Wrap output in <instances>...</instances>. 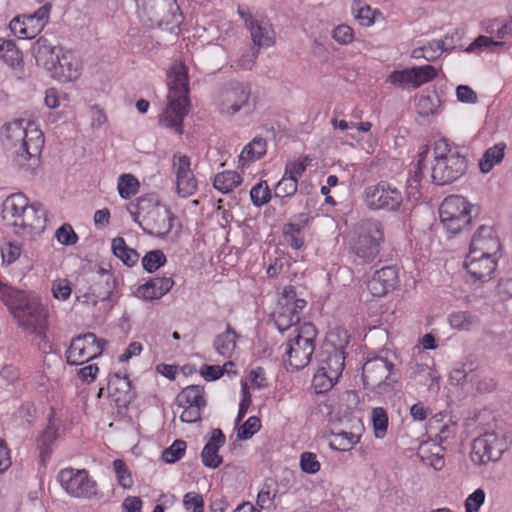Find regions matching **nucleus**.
<instances>
[{
	"label": "nucleus",
	"mask_w": 512,
	"mask_h": 512,
	"mask_svg": "<svg viewBox=\"0 0 512 512\" xmlns=\"http://www.w3.org/2000/svg\"><path fill=\"white\" fill-rule=\"evenodd\" d=\"M128 211L135 223L141 226L140 218L147 221L150 226V234L157 237L167 236L177 221L173 213L165 206L151 196H142L137 199L135 204L128 207Z\"/></svg>",
	"instance_id": "nucleus-4"
},
{
	"label": "nucleus",
	"mask_w": 512,
	"mask_h": 512,
	"mask_svg": "<svg viewBox=\"0 0 512 512\" xmlns=\"http://www.w3.org/2000/svg\"><path fill=\"white\" fill-rule=\"evenodd\" d=\"M271 190L266 181L262 180L250 190V198L254 206L261 207L271 199Z\"/></svg>",
	"instance_id": "nucleus-54"
},
{
	"label": "nucleus",
	"mask_w": 512,
	"mask_h": 512,
	"mask_svg": "<svg viewBox=\"0 0 512 512\" xmlns=\"http://www.w3.org/2000/svg\"><path fill=\"white\" fill-rule=\"evenodd\" d=\"M434 163L431 178L438 185H445L460 178L466 171L467 160L458 148L451 147L445 139L433 145Z\"/></svg>",
	"instance_id": "nucleus-3"
},
{
	"label": "nucleus",
	"mask_w": 512,
	"mask_h": 512,
	"mask_svg": "<svg viewBox=\"0 0 512 512\" xmlns=\"http://www.w3.org/2000/svg\"><path fill=\"white\" fill-rule=\"evenodd\" d=\"M0 299L14 314L20 308L24 307V303L28 300L25 292L17 290L0 281Z\"/></svg>",
	"instance_id": "nucleus-38"
},
{
	"label": "nucleus",
	"mask_w": 512,
	"mask_h": 512,
	"mask_svg": "<svg viewBox=\"0 0 512 512\" xmlns=\"http://www.w3.org/2000/svg\"><path fill=\"white\" fill-rule=\"evenodd\" d=\"M166 261L167 259L163 251L158 249L152 250L142 258V266L148 273H153L164 266Z\"/></svg>",
	"instance_id": "nucleus-57"
},
{
	"label": "nucleus",
	"mask_w": 512,
	"mask_h": 512,
	"mask_svg": "<svg viewBox=\"0 0 512 512\" xmlns=\"http://www.w3.org/2000/svg\"><path fill=\"white\" fill-rule=\"evenodd\" d=\"M169 92L168 103L159 117L162 127L174 130L178 134L183 133V120L188 114V74L186 67L180 63H174L168 74Z\"/></svg>",
	"instance_id": "nucleus-2"
},
{
	"label": "nucleus",
	"mask_w": 512,
	"mask_h": 512,
	"mask_svg": "<svg viewBox=\"0 0 512 512\" xmlns=\"http://www.w3.org/2000/svg\"><path fill=\"white\" fill-rule=\"evenodd\" d=\"M305 306L306 301L297 297L294 287L285 286L273 313L274 325L278 331L294 333V328L302 325L300 323V312Z\"/></svg>",
	"instance_id": "nucleus-11"
},
{
	"label": "nucleus",
	"mask_w": 512,
	"mask_h": 512,
	"mask_svg": "<svg viewBox=\"0 0 512 512\" xmlns=\"http://www.w3.org/2000/svg\"><path fill=\"white\" fill-rule=\"evenodd\" d=\"M507 145L505 142H498L492 147L485 150L481 159L479 160V169L482 173L487 174L492 169L499 165L505 156Z\"/></svg>",
	"instance_id": "nucleus-34"
},
{
	"label": "nucleus",
	"mask_w": 512,
	"mask_h": 512,
	"mask_svg": "<svg viewBox=\"0 0 512 512\" xmlns=\"http://www.w3.org/2000/svg\"><path fill=\"white\" fill-rule=\"evenodd\" d=\"M394 363L385 357L368 359L362 367V378L367 388L375 389L384 384L392 374Z\"/></svg>",
	"instance_id": "nucleus-21"
},
{
	"label": "nucleus",
	"mask_w": 512,
	"mask_h": 512,
	"mask_svg": "<svg viewBox=\"0 0 512 512\" xmlns=\"http://www.w3.org/2000/svg\"><path fill=\"white\" fill-rule=\"evenodd\" d=\"M46 222V211L42 205L30 203L13 231L20 236H32L41 233Z\"/></svg>",
	"instance_id": "nucleus-23"
},
{
	"label": "nucleus",
	"mask_w": 512,
	"mask_h": 512,
	"mask_svg": "<svg viewBox=\"0 0 512 512\" xmlns=\"http://www.w3.org/2000/svg\"><path fill=\"white\" fill-rule=\"evenodd\" d=\"M112 467L118 484L124 489H130L133 486V478L125 462L121 459H116L113 461Z\"/></svg>",
	"instance_id": "nucleus-56"
},
{
	"label": "nucleus",
	"mask_w": 512,
	"mask_h": 512,
	"mask_svg": "<svg viewBox=\"0 0 512 512\" xmlns=\"http://www.w3.org/2000/svg\"><path fill=\"white\" fill-rule=\"evenodd\" d=\"M486 493L482 488L474 490L464 501L465 512H480V508L485 503Z\"/></svg>",
	"instance_id": "nucleus-61"
},
{
	"label": "nucleus",
	"mask_w": 512,
	"mask_h": 512,
	"mask_svg": "<svg viewBox=\"0 0 512 512\" xmlns=\"http://www.w3.org/2000/svg\"><path fill=\"white\" fill-rule=\"evenodd\" d=\"M225 441V435L220 429L216 428L210 432L207 443L201 452V460L205 467L216 469L222 464V457L218 451Z\"/></svg>",
	"instance_id": "nucleus-29"
},
{
	"label": "nucleus",
	"mask_w": 512,
	"mask_h": 512,
	"mask_svg": "<svg viewBox=\"0 0 512 512\" xmlns=\"http://www.w3.org/2000/svg\"><path fill=\"white\" fill-rule=\"evenodd\" d=\"M198 183L193 172L176 178V190L181 197H190L197 191Z\"/></svg>",
	"instance_id": "nucleus-53"
},
{
	"label": "nucleus",
	"mask_w": 512,
	"mask_h": 512,
	"mask_svg": "<svg viewBox=\"0 0 512 512\" xmlns=\"http://www.w3.org/2000/svg\"><path fill=\"white\" fill-rule=\"evenodd\" d=\"M431 430L435 431L434 441L446 448L452 444L458 433V424L451 418L438 420L435 418L430 423Z\"/></svg>",
	"instance_id": "nucleus-31"
},
{
	"label": "nucleus",
	"mask_w": 512,
	"mask_h": 512,
	"mask_svg": "<svg viewBox=\"0 0 512 512\" xmlns=\"http://www.w3.org/2000/svg\"><path fill=\"white\" fill-rule=\"evenodd\" d=\"M243 182V177L234 170L217 173L213 178V187L222 194L233 192Z\"/></svg>",
	"instance_id": "nucleus-36"
},
{
	"label": "nucleus",
	"mask_w": 512,
	"mask_h": 512,
	"mask_svg": "<svg viewBox=\"0 0 512 512\" xmlns=\"http://www.w3.org/2000/svg\"><path fill=\"white\" fill-rule=\"evenodd\" d=\"M339 378L334 377L330 373L324 371V368L317 369L314 374L312 385L316 393H324L329 391L338 381Z\"/></svg>",
	"instance_id": "nucleus-51"
},
{
	"label": "nucleus",
	"mask_w": 512,
	"mask_h": 512,
	"mask_svg": "<svg viewBox=\"0 0 512 512\" xmlns=\"http://www.w3.org/2000/svg\"><path fill=\"white\" fill-rule=\"evenodd\" d=\"M0 59L9 66L16 67L22 62V54L14 42L0 38Z\"/></svg>",
	"instance_id": "nucleus-46"
},
{
	"label": "nucleus",
	"mask_w": 512,
	"mask_h": 512,
	"mask_svg": "<svg viewBox=\"0 0 512 512\" xmlns=\"http://www.w3.org/2000/svg\"><path fill=\"white\" fill-rule=\"evenodd\" d=\"M504 42L496 41L492 37L480 35L467 48L466 52L474 53L482 50L494 51L497 47H502Z\"/></svg>",
	"instance_id": "nucleus-58"
},
{
	"label": "nucleus",
	"mask_w": 512,
	"mask_h": 512,
	"mask_svg": "<svg viewBox=\"0 0 512 512\" xmlns=\"http://www.w3.org/2000/svg\"><path fill=\"white\" fill-rule=\"evenodd\" d=\"M63 49V47L53 45L46 38L41 37L33 44L32 54L37 65L50 73Z\"/></svg>",
	"instance_id": "nucleus-26"
},
{
	"label": "nucleus",
	"mask_w": 512,
	"mask_h": 512,
	"mask_svg": "<svg viewBox=\"0 0 512 512\" xmlns=\"http://www.w3.org/2000/svg\"><path fill=\"white\" fill-rule=\"evenodd\" d=\"M57 481L71 497L90 499L97 495V483L85 469L72 467L61 469L57 475Z\"/></svg>",
	"instance_id": "nucleus-14"
},
{
	"label": "nucleus",
	"mask_w": 512,
	"mask_h": 512,
	"mask_svg": "<svg viewBox=\"0 0 512 512\" xmlns=\"http://www.w3.org/2000/svg\"><path fill=\"white\" fill-rule=\"evenodd\" d=\"M509 447L506 435L501 431L485 432L472 443L470 454L475 465L498 461Z\"/></svg>",
	"instance_id": "nucleus-12"
},
{
	"label": "nucleus",
	"mask_w": 512,
	"mask_h": 512,
	"mask_svg": "<svg viewBox=\"0 0 512 512\" xmlns=\"http://www.w3.org/2000/svg\"><path fill=\"white\" fill-rule=\"evenodd\" d=\"M172 277H155L141 284L134 292L135 296L144 301L157 300L167 294L173 287Z\"/></svg>",
	"instance_id": "nucleus-28"
},
{
	"label": "nucleus",
	"mask_w": 512,
	"mask_h": 512,
	"mask_svg": "<svg viewBox=\"0 0 512 512\" xmlns=\"http://www.w3.org/2000/svg\"><path fill=\"white\" fill-rule=\"evenodd\" d=\"M384 240L381 224L376 220H363L358 223L350 235V249L362 261H373L380 251Z\"/></svg>",
	"instance_id": "nucleus-7"
},
{
	"label": "nucleus",
	"mask_w": 512,
	"mask_h": 512,
	"mask_svg": "<svg viewBox=\"0 0 512 512\" xmlns=\"http://www.w3.org/2000/svg\"><path fill=\"white\" fill-rule=\"evenodd\" d=\"M137 15L148 26L169 30L179 28L182 13L176 0H134Z\"/></svg>",
	"instance_id": "nucleus-5"
},
{
	"label": "nucleus",
	"mask_w": 512,
	"mask_h": 512,
	"mask_svg": "<svg viewBox=\"0 0 512 512\" xmlns=\"http://www.w3.org/2000/svg\"><path fill=\"white\" fill-rule=\"evenodd\" d=\"M114 289V276L109 271L100 268L89 287L85 291L78 290L75 297L77 302L84 306L97 308L99 312L106 311L115 303L113 299Z\"/></svg>",
	"instance_id": "nucleus-9"
},
{
	"label": "nucleus",
	"mask_w": 512,
	"mask_h": 512,
	"mask_svg": "<svg viewBox=\"0 0 512 512\" xmlns=\"http://www.w3.org/2000/svg\"><path fill=\"white\" fill-rule=\"evenodd\" d=\"M309 161L307 156L299 157L286 164L284 173L298 181L309 165Z\"/></svg>",
	"instance_id": "nucleus-63"
},
{
	"label": "nucleus",
	"mask_w": 512,
	"mask_h": 512,
	"mask_svg": "<svg viewBox=\"0 0 512 512\" xmlns=\"http://www.w3.org/2000/svg\"><path fill=\"white\" fill-rule=\"evenodd\" d=\"M2 142L14 154V164L19 169L28 171L38 164L45 139L38 125L20 119L3 126Z\"/></svg>",
	"instance_id": "nucleus-1"
},
{
	"label": "nucleus",
	"mask_w": 512,
	"mask_h": 512,
	"mask_svg": "<svg viewBox=\"0 0 512 512\" xmlns=\"http://www.w3.org/2000/svg\"><path fill=\"white\" fill-rule=\"evenodd\" d=\"M267 150L266 141L263 138L255 137L244 146L240 155L239 163L242 167L248 166L251 162L260 159Z\"/></svg>",
	"instance_id": "nucleus-37"
},
{
	"label": "nucleus",
	"mask_w": 512,
	"mask_h": 512,
	"mask_svg": "<svg viewBox=\"0 0 512 512\" xmlns=\"http://www.w3.org/2000/svg\"><path fill=\"white\" fill-rule=\"evenodd\" d=\"M82 73V62L72 51L63 49L49 75L60 83L76 81Z\"/></svg>",
	"instance_id": "nucleus-22"
},
{
	"label": "nucleus",
	"mask_w": 512,
	"mask_h": 512,
	"mask_svg": "<svg viewBox=\"0 0 512 512\" xmlns=\"http://www.w3.org/2000/svg\"><path fill=\"white\" fill-rule=\"evenodd\" d=\"M468 252L501 255V243L496 230L489 225L479 226L472 234Z\"/></svg>",
	"instance_id": "nucleus-24"
},
{
	"label": "nucleus",
	"mask_w": 512,
	"mask_h": 512,
	"mask_svg": "<svg viewBox=\"0 0 512 512\" xmlns=\"http://www.w3.org/2000/svg\"><path fill=\"white\" fill-rule=\"evenodd\" d=\"M359 442L360 435L348 431H340L331 435L330 447L333 450L349 451Z\"/></svg>",
	"instance_id": "nucleus-44"
},
{
	"label": "nucleus",
	"mask_w": 512,
	"mask_h": 512,
	"mask_svg": "<svg viewBox=\"0 0 512 512\" xmlns=\"http://www.w3.org/2000/svg\"><path fill=\"white\" fill-rule=\"evenodd\" d=\"M411 71L413 88H418L421 85L434 80L439 73V70L432 65L412 67Z\"/></svg>",
	"instance_id": "nucleus-48"
},
{
	"label": "nucleus",
	"mask_w": 512,
	"mask_h": 512,
	"mask_svg": "<svg viewBox=\"0 0 512 512\" xmlns=\"http://www.w3.org/2000/svg\"><path fill=\"white\" fill-rule=\"evenodd\" d=\"M113 254L119 258L125 265L132 267L139 259L136 250L129 248L122 237H117L112 241Z\"/></svg>",
	"instance_id": "nucleus-43"
},
{
	"label": "nucleus",
	"mask_w": 512,
	"mask_h": 512,
	"mask_svg": "<svg viewBox=\"0 0 512 512\" xmlns=\"http://www.w3.org/2000/svg\"><path fill=\"white\" fill-rule=\"evenodd\" d=\"M428 154L429 150L427 147H423L422 151L419 152L418 161L414 165L413 170H410L409 177L407 179V183L410 189H416L417 185L420 183Z\"/></svg>",
	"instance_id": "nucleus-52"
},
{
	"label": "nucleus",
	"mask_w": 512,
	"mask_h": 512,
	"mask_svg": "<svg viewBox=\"0 0 512 512\" xmlns=\"http://www.w3.org/2000/svg\"><path fill=\"white\" fill-rule=\"evenodd\" d=\"M18 324L27 332L41 336L44 333L46 310L35 300H27L14 314Z\"/></svg>",
	"instance_id": "nucleus-20"
},
{
	"label": "nucleus",
	"mask_w": 512,
	"mask_h": 512,
	"mask_svg": "<svg viewBox=\"0 0 512 512\" xmlns=\"http://www.w3.org/2000/svg\"><path fill=\"white\" fill-rule=\"evenodd\" d=\"M237 12L250 33L254 47L267 49L275 44V31L267 16L247 6H239Z\"/></svg>",
	"instance_id": "nucleus-13"
},
{
	"label": "nucleus",
	"mask_w": 512,
	"mask_h": 512,
	"mask_svg": "<svg viewBox=\"0 0 512 512\" xmlns=\"http://www.w3.org/2000/svg\"><path fill=\"white\" fill-rule=\"evenodd\" d=\"M441 104L440 96L435 91H432L421 94L416 99L415 108L419 116L428 118L440 113Z\"/></svg>",
	"instance_id": "nucleus-35"
},
{
	"label": "nucleus",
	"mask_w": 512,
	"mask_h": 512,
	"mask_svg": "<svg viewBox=\"0 0 512 512\" xmlns=\"http://www.w3.org/2000/svg\"><path fill=\"white\" fill-rule=\"evenodd\" d=\"M105 341L98 339L93 333H86L74 338L66 351V359L70 365H81L102 354Z\"/></svg>",
	"instance_id": "nucleus-16"
},
{
	"label": "nucleus",
	"mask_w": 512,
	"mask_h": 512,
	"mask_svg": "<svg viewBox=\"0 0 512 512\" xmlns=\"http://www.w3.org/2000/svg\"><path fill=\"white\" fill-rule=\"evenodd\" d=\"M186 450V442L183 440H175L162 453V459L166 463H175L180 460Z\"/></svg>",
	"instance_id": "nucleus-59"
},
{
	"label": "nucleus",
	"mask_w": 512,
	"mask_h": 512,
	"mask_svg": "<svg viewBox=\"0 0 512 512\" xmlns=\"http://www.w3.org/2000/svg\"><path fill=\"white\" fill-rule=\"evenodd\" d=\"M260 427L259 418L251 416L238 428L237 437L240 440H247L257 433Z\"/></svg>",
	"instance_id": "nucleus-64"
},
{
	"label": "nucleus",
	"mask_w": 512,
	"mask_h": 512,
	"mask_svg": "<svg viewBox=\"0 0 512 512\" xmlns=\"http://www.w3.org/2000/svg\"><path fill=\"white\" fill-rule=\"evenodd\" d=\"M29 205V199L24 194L9 195L2 203L1 216L4 224L14 229Z\"/></svg>",
	"instance_id": "nucleus-25"
},
{
	"label": "nucleus",
	"mask_w": 512,
	"mask_h": 512,
	"mask_svg": "<svg viewBox=\"0 0 512 512\" xmlns=\"http://www.w3.org/2000/svg\"><path fill=\"white\" fill-rule=\"evenodd\" d=\"M299 465L301 470L310 475H314L320 471L321 464L315 453L303 452L300 455Z\"/></svg>",
	"instance_id": "nucleus-62"
},
{
	"label": "nucleus",
	"mask_w": 512,
	"mask_h": 512,
	"mask_svg": "<svg viewBox=\"0 0 512 512\" xmlns=\"http://www.w3.org/2000/svg\"><path fill=\"white\" fill-rule=\"evenodd\" d=\"M52 6L45 3L34 13L16 16L10 21L11 32L21 39L36 37L48 24Z\"/></svg>",
	"instance_id": "nucleus-15"
},
{
	"label": "nucleus",
	"mask_w": 512,
	"mask_h": 512,
	"mask_svg": "<svg viewBox=\"0 0 512 512\" xmlns=\"http://www.w3.org/2000/svg\"><path fill=\"white\" fill-rule=\"evenodd\" d=\"M348 331L342 327H335L327 336L326 349L333 352H345V348L349 343Z\"/></svg>",
	"instance_id": "nucleus-45"
},
{
	"label": "nucleus",
	"mask_w": 512,
	"mask_h": 512,
	"mask_svg": "<svg viewBox=\"0 0 512 512\" xmlns=\"http://www.w3.org/2000/svg\"><path fill=\"white\" fill-rule=\"evenodd\" d=\"M297 187L298 181L284 173L274 187V196L281 199L291 198L297 192Z\"/></svg>",
	"instance_id": "nucleus-50"
},
{
	"label": "nucleus",
	"mask_w": 512,
	"mask_h": 512,
	"mask_svg": "<svg viewBox=\"0 0 512 512\" xmlns=\"http://www.w3.org/2000/svg\"><path fill=\"white\" fill-rule=\"evenodd\" d=\"M316 336V329L310 322L302 323L294 328V333L289 334L283 359L293 370L303 369L310 363L315 351Z\"/></svg>",
	"instance_id": "nucleus-6"
},
{
	"label": "nucleus",
	"mask_w": 512,
	"mask_h": 512,
	"mask_svg": "<svg viewBox=\"0 0 512 512\" xmlns=\"http://www.w3.org/2000/svg\"><path fill=\"white\" fill-rule=\"evenodd\" d=\"M139 186L138 179L132 174L125 173L118 178L117 190L122 199L127 200L136 195L139 191Z\"/></svg>",
	"instance_id": "nucleus-47"
},
{
	"label": "nucleus",
	"mask_w": 512,
	"mask_h": 512,
	"mask_svg": "<svg viewBox=\"0 0 512 512\" xmlns=\"http://www.w3.org/2000/svg\"><path fill=\"white\" fill-rule=\"evenodd\" d=\"M51 292L53 297L59 301L68 300L72 293L70 281L65 278L55 279L51 284Z\"/></svg>",
	"instance_id": "nucleus-60"
},
{
	"label": "nucleus",
	"mask_w": 512,
	"mask_h": 512,
	"mask_svg": "<svg viewBox=\"0 0 512 512\" xmlns=\"http://www.w3.org/2000/svg\"><path fill=\"white\" fill-rule=\"evenodd\" d=\"M323 353L325 358L321 360L319 368H324L325 372L340 378L345 365V352H333L325 348Z\"/></svg>",
	"instance_id": "nucleus-40"
},
{
	"label": "nucleus",
	"mask_w": 512,
	"mask_h": 512,
	"mask_svg": "<svg viewBox=\"0 0 512 512\" xmlns=\"http://www.w3.org/2000/svg\"><path fill=\"white\" fill-rule=\"evenodd\" d=\"M445 450V446H441L434 440H430L420 445L418 455L423 462L430 465L434 470L440 471L445 466Z\"/></svg>",
	"instance_id": "nucleus-32"
},
{
	"label": "nucleus",
	"mask_w": 512,
	"mask_h": 512,
	"mask_svg": "<svg viewBox=\"0 0 512 512\" xmlns=\"http://www.w3.org/2000/svg\"><path fill=\"white\" fill-rule=\"evenodd\" d=\"M481 27L487 34L494 35L496 41L512 36V22L495 18L483 21Z\"/></svg>",
	"instance_id": "nucleus-42"
},
{
	"label": "nucleus",
	"mask_w": 512,
	"mask_h": 512,
	"mask_svg": "<svg viewBox=\"0 0 512 512\" xmlns=\"http://www.w3.org/2000/svg\"><path fill=\"white\" fill-rule=\"evenodd\" d=\"M178 408L182 409L180 419L185 423H195L200 420L201 412L206 406L204 388L191 385L184 388L176 397Z\"/></svg>",
	"instance_id": "nucleus-18"
},
{
	"label": "nucleus",
	"mask_w": 512,
	"mask_h": 512,
	"mask_svg": "<svg viewBox=\"0 0 512 512\" xmlns=\"http://www.w3.org/2000/svg\"><path fill=\"white\" fill-rule=\"evenodd\" d=\"M403 201L401 191L387 182H380L365 189V202L371 209L398 210Z\"/></svg>",
	"instance_id": "nucleus-17"
},
{
	"label": "nucleus",
	"mask_w": 512,
	"mask_h": 512,
	"mask_svg": "<svg viewBox=\"0 0 512 512\" xmlns=\"http://www.w3.org/2000/svg\"><path fill=\"white\" fill-rule=\"evenodd\" d=\"M473 205L466 198L450 195L439 208L440 223L448 237L465 231L472 221Z\"/></svg>",
	"instance_id": "nucleus-10"
},
{
	"label": "nucleus",
	"mask_w": 512,
	"mask_h": 512,
	"mask_svg": "<svg viewBox=\"0 0 512 512\" xmlns=\"http://www.w3.org/2000/svg\"><path fill=\"white\" fill-rule=\"evenodd\" d=\"M500 257L501 255H488L483 252H468L463 266L470 280L483 283L492 278Z\"/></svg>",
	"instance_id": "nucleus-19"
},
{
	"label": "nucleus",
	"mask_w": 512,
	"mask_h": 512,
	"mask_svg": "<svg viewBox=\"0 0 512 512\" xmlns=\"http://www.w3.org/2000/svg\"><path fill=\"white\" fill-rule=\"evenodd\" d=\"M445 53L443 43L440 44L439 40H432L426 44L416 47L411 51V58L425 59L426 61H435Z\"/></svg>",
	"instance_id": "nucleus-41"
},
{
	"label": "nucleus",
	"mask_w": 512,
	"mask_h": 512,
	"mask_svg": "<svg viewBox=\"0 0 512 512\" xmlns=\"http://www.w3.org/2000/svg\"><path fill=\"white\" fill-rule=\"evenodd\" d=\"M371 422L374 430V436L377 439H383L388 430V415L384 408L375 407L371 411Z\"/></svg>",
	"instance_id": "nucleus-49"
},
{
	"label": "nucleus",
	"mask_w": 512,
	"mask_h": 512,
	"mask_svg": "<svg viewBox=\"0 0 512 512\" xmlns=\"http://www.w3.org/2000/svg\"><path fill=\"white\" fill-rule=\"evenodd\" d=\"M447 323L452 330L471 332L480 327L481 319L469 310H454L447 315Z\"/></svg>",
	"instance_id": "nucleus-30"
},
{
	"label": "nucleus",
	"mask_w": 512,
	"mask_h": 512,
	"mask_svg": "<svg viewBox=\"0 0 512 512\" xmlns=\"http://www.w3.org/2000/svg\"><path fill=\"white\" fill-rule=\"evenodd\" d=\"M277 494L275 484L270 481H266L257 495V505L261 509H270L274 506V499Z\"/></svg>",
	"instance_id": "nucleus-55"
},
{
	"label": "nucleus",
	"mask_w": 512,
	"mask_h": 512,
	"mask_svg": "<svg viewBox=\"0 0 512 512\" xmlns=\"http://www.w3.org/2000/svg\"><path fill=\"white\" fill-rule=\"evenodd\" d=\"M351 13L361 26L371 27L379 19H383V14L376 9H372L368 4L361 0H355L351 5Z\"/></svg>",
	"instance_id": "nucleus-33"
},
{
	"label": "nucleus",
	"mask_w": 512,
	"mask_h": 512,
	"mask_svg": "<svg viewBox=\"0 0 512 512\" xmlns=\"http://www.w3.org/2000/svg\"><path fill=\"white\" fill-rule=\"evenodd\" d=\"M237 338L236 332L227 326L226 330L214 340L213 345L216 352L224 358H231L237 346Z\"/></svg>",
	"instance_id": "nucleus-39"
},
{
	"label": "nucleus",
	"mask_w": 512,
	"mask_h": 512,
	"mask_svg": "<svg viewBox=\"0 0 512 512\" xmlns=\"http://www.w3.org/2000/svg\"><path fill=\"white\" fill-rule=\"evenodd\" d=\"M397 271L387 266L377 270L367 282V289L374 297H382L397 284Z\"/></svg>",
	"instance_id": "nucleus-27"
},
{
	"label": "nucleus",
	"mask_w": 512,
	"mask_h": 512,
	"mask_svg": "<svg viewBox=\"0 0 512 512\" xmlns=\"http://www.w3.org/2000/svg\"><path fill=\"white\" fill-rule=\"evenodd\" d=\"M217 111L225 117L237 114L250 115L255 110L256 102L251 88L246 83L232 82L222 88L216 98Z\"/></svg>",
	"instance_id": "nucleus-8"
}]
</instances>
